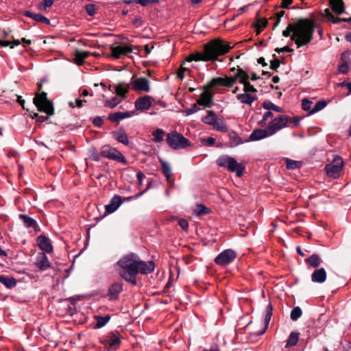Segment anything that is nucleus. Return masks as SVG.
I'll list each match as a JSON object with an SVG mask.
<instances>
[{"label":"nucleus","mask_w":351,"mask_h":351,"mask_svg":"<svg viewBox=\"0 0 351 351\" xmlns=\"http://www.w3.org/2000/svg\"><path fill=\"white\" fill-rule=\"evenodd\" d=\"M234 77H237V79L239 78V82L242 84L249 82L250 75L241 69H238L237 73Z\"/></svg>","instance_id":"473e14b6"},{"label":"nucleus","mask_w":351,"mask_h":351,"mask_svg":"<svg viewBox=\"0 0 351 351\" xmlns=\"http://www.w3.org/2000/svg\"><path fill=\"white\" fill-rule=\"evenodd\" d=\"M158 3H159L158 0H137V3L143 5V6H146L149 4Z\"/></svg>","instance_id":"4d7b16f0"},{"label":"nucleus","mask_w":351,"mask_h":351,"mask_svg":"<svg viewBox=\"0 0 351 351\" xmlns=\"http://www.w3.org/2000/svg\"><path fill=\"white\" fill-rule=\"evenodd\" d=\"M272 311H273L272 306H271V304H269L266 308V313H265V318H264V322H265V329L263 332H265V330H266V328H267V326L269 325V323L270 322V319H271V317L272 315Z\"/></svg>","instance_id":"c9c22d12"},{"label":"nucleus","mask_w":351,"mask_h":351,"mask_svg":"<svg viewBox=\"0 0 351 351\" xmlns=\"http://www.w3.org/2000/svg\"><path fill=\"white\" fill-rule=\"evenodd\" d=\"M302 313V309L299 306L294 307L291 312V319L292 320H297L299 317H301Z\"/></svg>","instance_id":"37998d69"},{"label":"nucleus","mask_w":351,"mask_h":351,"mask_svg":"<svg viewBox=\"0 0 351 351\" xmlns=\"http://www.w3.org/2000/svg\"><path fill=\"white\" fill-rule=\"evenodd\" d=\"M326 271L324 268L315 269L311 274V280L313 282L322 284L326 280Z\"/></svg>","instance_id":"a211bd4d"},{"label":"nucleus","mask_w":351,"mask_h":351,"mask_svg":"<svg viewBox=\"0 0 351 351\" xmlns=\"http://www.w3.org/2000/svg\"><path fill=\"white\" fill-rule=\"evenodd\" d=\"M300 121V118L298 117H289L281 114L273 118L265 126L270 134L273 136L284 128L298 125Z\"/></svg>","instance_id":"20e7f679"},{"label":"nucleus","mask_w":351,"mask_h":351,"mask_svg":"<svg viewBox=\"0 0 351 351\" xmlns=\"http://www.w3.org/2000/svg\"><path fill=\"white\" fill-rule=\"evenodd\" d=\"M136 114L135 111L121 112L122 119L133 117Z\"/></svg>","instance_id":"0e129e2a"},{"label":"nucleus","mask_w":351,"mask_h":351,"mask_svg":"<svg viewBox=\"0 0 351 351\" xmlns=\"http://www.w3.org/2000/svg\"><path fill=\"white\" fill-rule=\"evenodd\" d=\"M237 80V77H223V86H226V87H231L234 85V84L235 83Z\"/></svg>","instance_id":"09e8293b"},{"label":"nucleus","mask_w":351,"mask_h":351,"mask_svg":"<svg viewBox=\"0 0 351 351\" xmlns=\"http://www.w3.org/2000/svg\"><path fill=\"white\" fill-rule=\"evenodd\" d=\"M202 121L205 124L212 126V128L221 132H228V127L223 118L218 117L212 110H208L207 114L202 118Z\"/></svg>","instance_id":"423d86ee"},{"label":"nucleus","mask_w":351,"mask_h":351,"mask_svg":"<svg viewBox=\"0 0 351 351\" xmlns=\"http://www.w3.org/2000/svg\"><path fill=\"white\" fill-rule=\"evenodd\" d=\"M223 77H215L213 78L208 85L206 86V88H212L217 86H223Z\"/></svg>","instance_id":"a19ab883"},{"label":"nucleus","mask_w":351,"mask_h":351,"mask_svg":"<svg viewBox=\"0 0 351 351\" xmlns=\"http://www.w3.org/2000/svg\"><path fill=\"white\" fill-rule=\"evenodd\" d=\"M155 268V265L153 261H143L138 259V273L142 274H147L152 273Z\"/></svg>","instance_id":"2eb2a0df"},{"label":"nucleus","mask_w":351,"mask_h":351,"mask_svg":"<svg viewBox=\"0 0 351 351\" xmlns=\"http://www.w3.org/2000/svg\"><path fill=\"white\" fill-rule=\"evenodd\" d=\"M263 108L267 110H273L278 112H283L284 109L278 106H276V104H273L269 100H266L263 103Z\"/></svg>","instance_id":"c85d7f7f"},{"label":"nucleus","mask_w":351,"mask_h":351,"mask_svg":"<svg viewBox=\"0 0 351 351\" xmlns=\"http://www.w3.org/2000/svg\"><path fill=\"white\" fill-rule=\"evenodd\" d=\"M312 104H313V102L311 100H309L308 99H304L302 102V106L303 110L311 111V110L312 109L311 108Z\"/></svg>","instance_id":"5fc2aeb1"},{"label":"nucleus","mask_w":351,"mask_h":351,"mask_svg":"<svg viewBox=\"0 0 351 351\" xmlns=\"http://www.w3.org/2000/svg\"><path fill=\"white\" fill-rule=\"evenodd\" d=\"M300 333L298 332H291L287 341L286 347H291L295 346L299 340Z\"/></svg>","instance_id":"7c9ffc66"},{"label":"nucleus","mask_w":351,"mask_h":351,"mask_svg":"<svg viewBox=\"0 0 351 351\" xmlns=\"http://www.w3.org/2000/svg\"><path fill=\"white\" fill-rule=\"evenodd\" d=\"M112 55L116 58H120L123 55H127L132 51L131 45H119L111 48Z\"/></svg>","instance_id":"dca6fc26"},{"label":"nucleus","mask_w":351,"mask_h":351,"mask_svg":"<svg viewBox=\"0 0 351 351\" xmlns=\"http://www.w3.org/2000/svg\"><path fill=\"white\" fill-rule=\"evenodd\" d=\"M243 90L246 93H250V94L254 93L255 94L257 92L256 88H255L254 87V86H252L250 83V82H245V83L243 84Z\"/></svg>","instance_id":"de8ad7c7"},{"label":"nucleus","mask_w":351,"mask_h":351,"mask_svg":"<svg viewBox=\"0 0 351 351\" xmlns=\"http://www.w3.org/2000/svg\"><path fill=\"white\" fill-rule=\"evenodd\" d=\"M314 23L308 19H302L289 24L282 32L285 37L291 36L298 48L307 45L313 38Z\"/></svg>","instance_id":"f257e3e1"},{"label":"nucleus","mask_w":351,"mask_h":351,"mask_svg":"<svg viewBox=\"0 0 351 351\" xmlns=\"http://www.w3.org/2000/svg\"><path fill=\"white\" fill-rule=\"evenodd\" d=\"M237 257L234 251L230 249L225 250L221 252L215 258V263L219 265H226L232 263Z\"/></svg>","instance_id":"f8f14e48"},{"label":"nucleus","mask_w":351,"mask_h":351,"mask_svg":"<svg viewBox=\"0 0 351 351\" xmlns=\"http://www.w3.org/2000/svg\"><path fill=\"white\" fill-rule=\"evenodd\" d=\"M212 94L209 91L205 90L201 94L200 97L197 100V103L200 106L210 107L212 105Z\"/></svg>","instance_id":"412c9836"},{"label":"nucleus","mask_w":351,"mask_h":351,"mask_svg":"<svg viewBox=\"0 0 351 351\" xmlns=\"http://www.w3.org/2000/svg\"><path fill=\"white\" fill-rule=\"evenodd\" d=\"M199 110L196 104H193L189 108L184 111V114L186 116L191 115Z\"/></svg>","instance_id":"8fccbe9b"},{"label":"nucleus","mask_w":351,"mask_h":351,"mask_svg":"<svg viewBox=\"0 0 351 351\" xmlns=\"http://www.w3.org/2000/svg\"><path fill=\"white\" fill-rule=\"evenodd\" d=\"M136 177H137V179H138V184L141 185L142 183H143V178L145 177V175L141 171H139V172L137 173Z\"/></svg>","instance_id":"774afa93"},{"label":"nucleus","mask_w":351,"mask_h":351,"mask_svg":"<svg viewBox=\"0 0 351 351\" xmlns=\"http://www.w3.org/2000/svg\"><path fill=\"white\" fill-rule=\"evenodd\" d=\"M54 2V0H44L42 3L38 5V10L41 11H46L47 8H50Z\"/></svg>","instance_id":"49530a36"},{"label":"nucleus","mask_w":351,"mask_h":351,"mask_svg":"<svg viewBox=\"0 0 351 351\" xmlns=\"http://www.w3.org/2000/svg\"><path fill=\"white\" fill-rule=\"evenodd\" d=\"M130 88H131L130 83L120 82L114 86L115 93L118 96L125 97Z\"/></svg>","instance_id":"b1692460"},{"label":"nucleus","mask_w":351,"mask_h":351,"mask_svg":"<svg viewBox=\"0 0 351 351\" xmlns=\"http://www.w3.org/2000/svg\"><path fill=\"white\" fill-rule=\"evenodd\" d=\"M331 9L337 14L345 13V6L343 0H329Z\"/></svg>","instance_id":"393cba45"},{"label":"nucleus","mask_w":351,"mask_h":351,"mask_svg":"<svg viewBox=\"0 0 351 351\" xmlns=\"http://www.w3.org/2000/svg\"><path fill=\"white\" fill-rule=\"evenodd\" d=\"M108 118L112 122H117L118 123L120 121L123 120L122 116H121V112L110 114L109 115Z\"/></svg>","instance_id":"3c124183"},{"label":"nucleus","mask_w":351,"mask_h":351,"mask_svg":"<svg viewBox=\"0 0 351 351\" xmlns=\"http://www.w3.org/2000/svg\"><path fill=\"white\" fill-rule=\"evenodd\" d=\"M269 118L272 119L274 118V114L270 110H268L264 113L263 119L258 122V125L261 126L266 125L267 123V121Z\"/></svg>","instance_id":"a18cd8bd"},{"label":"nucleus","mask_w":351,"mask_h":351,"mask_svg":"<svg viewBox=\"0 0 351 351\" xmlns=\"http://www.w3.org/2000/svg\"><path fill=\"white\" fill-rule=\"evenodd\" d=\"M113 136L119 143H121L125 145L129 144V141L127 134L123 130H119L113 132Z\"/></svg>","instance_id":"bb28decb"},{"label":"nucleus","mask_w":351,"mask_h":351,"mask_svg":"<svg viewBox=\"0 0 351 351\" xmlns=\"http://www.w3.org/2000/svg\"><path fill=\"white\" fill-rule=\"evenodd\" d=\"M121 204V199L120 196L115 195L114 196L110 204L106 205V210L108 213H114Z\"/></svg>","instance_id":"5701e85b"},{"label":"nucleus","mask_w":351,"mask_h":351,"mask_svg":"<svg viewBox=\"0 0 351 351\" xmlns=\"http://www.w3.org/2000/svg\"><path fill=\"white\" fill-rule=\"evenodd\" d=\"M271 136L267 127L265 129H256L250 134V138L252 141H259L265 138Z\"/></svg>","instance_id":"aec40b11"},{"label":"nucleus","mask_w":351,"mask_h":351,"mask_svg":"<svg viewBox=\"0 0 351 351\" xmlns=\"http://www.w3.org/2000/svg\"><path fill=\"white\" fill-rule=\"evenodd\" d=\"M217 164L219 167H226L231 172H235L237 176H242L244 167L236 160L228 156H222L217 158Z\"/></svg>","instance_id":"0eeeda50"},{"label":"nucleus","mask_w":351,"mask_h":351,"mask_svg":"<svg viewBox=\"0 0 351 351\" xmlns=\"http://www.w3.org/2000/svg\"><path fill=\"white\" fill-rule=\"evenodd\" d=\"M231 48L230 43L215 39L205 45L203 53L192 54L188 61H214L219 56L228 53Z\"/></svg>","instance_id":"f03ea898"},{"label":"nucleus","mask_w":351,"mask_h":351,"mask_svg":"<svg viewBox=\"0 0 351 351\" xmlns=\"http://www.w3.org/2000/svg\"><path fill=\"white\" fill-rule=\"evenodd\" d=\"M138 256L133 253L123 256L117 262L119 274L125 281L136 285V275L138 270Z\"/></svg>","instance_id":"7ed1b4c3"},{"label":"nucleus","mask_w":351,"mask_h":351,"mask_svg":"<svg viewBox=\"0 0 351 351\" xmlns=\"http://www.w3.org/2000/svg\"><path fill=\"white\" fill-rule=\"evenodd\" d=\"M85 8L90 16H93L95 14V6L94 4H88L86 5Z\"/></svg>","instance_id":"13d9d810"},{"label":"nucleus","mask_w":351,"mask_h":351,"mask_svg":"<svg viewBox=\"0 0 351 351\" xmlns=\"http://www.w3.org/2000/svg\"><path fill=\"white\" fill-rule=\"evenodd\" d=\"M236 97L237 100H239L241 103L249 106H251L252 103L257 99L256 95L246 93L238 94Z\"/></svg>","instance_id":"4be33fe9"},{"label":"nucleus","mask_w":351,"mask_h":351,"mask_svg":"<svg viewBox=\"0 0 351 351\" xmlns=\"http://www.w3.org/2000/svg\"><path fill=\"white\" fill-rule=\"evenodd\" d=\"M120 103L121 99L116 97H114L110 99L106 100L104 103V106L106 107H109L110 108H113Z\"/></svg>","instance_id":"79ce46f5"},{"label":"nucleus","mask_w":351,"mask_h":351,"mask_svg":"<svg viewBox=\"0 0 351 351\" xmlns=\"http://www.w3.org/2000/svg\"><path fill=\"white\" fill-rule=\"evenodd\" d=\"M194 212L197 215H203L210 212L209 208L202 204H197L194 208Z\"/></svg>","instance_id":"4c0bfd02"},{"label":"nucleus","mask_w":351,"mask_h":351,"mask_svg":"<svg viewBox=\"0 0 351 351\" xmlns=\"http://www.w3.org/2000/svg\"><path fill=\"white\" fill-rule=\"evenodd\" d=\"M343 165V162L342 158L339 156H335L332 161L325 167L327 175L333 178H338L342 171Z\"/></svg>","instance_id":"9d476101"},{"label":"nucleus","mask_w":351,"mask_h":351,"mask_svg":"<svg viewBox=\"0 0 351 351\" xmlns=\"http://www.w3.org/2000/svg\"><path fill=\"white\" fill-rule=\"evenodd\" d=\"M90 54V52L86 51L77 50L75 52V59L77 64H82L84 60Z\"/></svg>","instance_id":"c756f323"},{"label":"nucleus","mask_w":351,"mask_h":351,"mask_svg":"<svg viewBox=\"0 0 351 351\" xmlns=\"http://www.w3.org/2000/svg\"><path fill=\"white\" fill-rule=\"evenodd\" d=\"M167 143L173 149H182L191 146L190 141L182 134L172 131L167 134Z\"/></svg>","instance_id":"39448f33"},{"label":"nucleus","mask_w":351,"mask_h":351,"mask_svg":"<svg viewBox=\"0 0 351 351\" xmlns=\"http://www.w3.org/2000/svg\"><path fill=\"white\" fill-rule=\"evenodd\" d=\"M189 72V70L188 69L181 66L177 71V77L182 80L184 78L185 73Z\"/></svg>","instance_id":"603ef678"},{"label":"nucleus","mask_w":351,"mask_h":351,"mask_svg":"<svg viewBox=\"0 0 351 351\" xmlns=\"http://www.w3.org/2000/svg\"><path fill=\"white\" fill-rule=\"evenodd\" d=\"M152 97L149 95L141 97L135 101V107L138 110H145L149 108L152 105Z\"/></svg>","instance_id":"4468645a"},{"label":"nucleus","mask_w":351,"mask_h":351,"mask_svg":"<svg viewBox=\"0 0 351 351\" xmlns=\"http://www.w3.org/2000/svg\"><path fill=\"white\" fill-rule=\"evenodd\" d=\"M0 282L7 288H12L16 285V280L13 277H9L5 275H0Z\"/></svg>","instance_id":"cd10ccee"},{"label":"nucleus","mask_w":351,"mask_h":351,"mask_svg":"<svg viewBox=\"0 0 351 351\" xmlns=\"http://www.w3.org/2000/svg\"><path fill=\"white\" fill-rule=\"evenodd\" d=\"M280 66V62L278 60L275 59L271 61L270 68L273 70H276Z\"/></svg>","instance_id":"69168bd1"},{"label":"nucleus","mask_w":351,"mask_h":351,"mask_svg":"<svg viewBox=\"0 0 351 351\" xmlns=\"http://www.w3.org/2000/svg\"><path fill=\"white\" fill-rule=\"evenodd\" d=\"M122 291L123 284L121 282L113 283L108 289V296L111 300H116Z\"/></svg>","instance_id":"f3484780"},{"label":"nucleus","mask_w":351,"mask_h":351,"mask_svg":"<svg viewBox=\"0 0 351 351\" xmlns=\"http://www.w3.org/2000/svg\"><path fill=\"white\" fill-rule=\"evenodd\" d=\"M34 104L39 111L43 112L49 116L53 114L52 103L47 98L46 93H36L34 98Z\"/></svg>","instance_id":"6e6552de"},{"label":"nucleus","mask_w":351,"mask_h":351,"mask_svg":"<svg viewBox=\"0 0 351 351\" xmlns=\"http://www.w3.org/2000/svg\"><path fill=\"white\" fill-rule=\"evenodd\" d=\"M93 123L95 125H96L97 127H100L103 123V120H102L101 117H96L95 118H94Z\"/></svg>","instance_id":"338daca9"},{"label":"nucleus","mask_w":351,"mask_h":351,"mask_svg":"<svg viewBox=\"0 0 351 351\" xmlns=\"http://www.w3.org/2000/svg\"><path fill=\"white\" fill-rule=\"evenodd\" d=\"M306 263L312 267H317L322 263V260L317 254H313L305 260Z\"/></svg>","instance_id":"2f4dec72"},{"label":"nucleus","mask_w":351,"mask_h":351,"mask_svg":"<svg viewBox=\"0 0 351 351\" xmlns=\"http://www.w3.org/2000/svg\"><path fill=\"white\" fill-rule=\"evenodd\" d=\"M350 70V65L348 62H343L339 66V71L341 73H347Z\"/></svg>","instance_id":"6e6d98bb"},{"label":"nucleus","mask_w":351,"mask_h":351,"mask_svg":"<svg viewBox=\"0 0 351 351\" xmlns=\"http://www.w3.org/2000/svg\"><path fill=\"white\" fill-rule=\"evenodd\" d=\"M37 245L39 248L47 252L51 253L53 251V246L50 242V240L45 235H40L36 239Z\"/></svg>","instance_id":"ddd939ff"},{"label":"nucleus","mask_w":351,"mask_h":351,"mask_svg":"<svg viewBox=\"0 0 351 351\" xmlns=\"http://www.w3.org/2000/svg\"><path fill=\"white\" fill-rule=\"evenodd\" d=\"M25 15L38 23H43L47 25L50 23L49 19L40 14L34 13L27 10L25 12Z\"/></svg>","instance_id":"a878e982"},{"label":"nucleus","mask_w":351,"mask_h":351,"mask_svg":"<svg viewBox=\"0 0 351 351\" xmlns=\"http://www.w3.org/2000/svg\"><path fill=\"white\" fill-rule=\"evenodd\" d=\"M326 106V102L324 100H320L317 101L313 108L309 112L310 114H314L322 109H324Z\"/></svg>","instance_id":"ea45409f"},{"label":"nucleus","mask_w":351,"mask_h":351,"mask_svg":"<svg viewBox=\"0 0 351 351\" xmlns=\"http://www.w3.org/2000/svg\"><path fill=\"white\" fill-rule=\"evenodd\" d=\"M19 218L22 219L27 228L35 227L36 226V221L29 216L20 215Z\"/></svg>","instance_id":"72a5a7b5"},{"label":"nucleus","mask_w":351,"mask_h":351,"mask_svg":"<svg viewBox=\"0 0 351 351\" xmlns=\"http://www.w3.org/2000/svg\"><path fill=\"white\" fill-rule=\"evenodd\" d=\"M154 136V141L155 143H160L163 141L165 132L162 129H157L152 132Z\"/></svg>","instance_id":"e433bc0d"},{"label":"nucleus","mask_w":351,"mask_h":351,"mask_svg":"<svg viewBox=\"0 0 351 351\" xmlns=\"http://www.w3.org/2000/svg\"><path fill=\"white\" fill-rule=\"evenodd\" d=\"M32 118L36 119V121L37 122L42 123V122H44V121H47V119H48V117L47 116L39 115L38 114L35 113L34 114V116L32 117Z\"/></svg>","instance_id":"052dcab7"},{"label":"nucleus","mask_w":351,"mask_h":351,"mask_svg":"<svg viewBox=\"0 0 351 351\" xmlns=\"http://www.w3.org/2000/svg\"><path fill=\"white\" fill-rule=\"evenodd\" d=\"M100 154L104 158L117 160L123 164H126L127 162L125 158L119 151L108 145H106L101 147Z\"/></svg>","instance_id":"1a4fd4ad"},{"label":"nucleus","mask_w":351,"mask_h":351,"mask_svg":"<svg viewBox=\"0 0 351 351\" xmlns=\"http://www.w3.org/2000/svg\"><path fill=\"white\" fill-rule=\"evenodd\" d=\"M287 167L289 169H294L298 167V162L295 160H287Z\"/></svg>","instance_id":"bf43d9fd"},{"label":"nucleus","mask_w":351,"mask_h":351,"mask_svg":"<svg viewBox=\"0 0 351 351\" xmlns=\"http://www.w3.org/2000/svg\"><path fill=\"white\" fill-rule=\"evenodd\" d=\"M36 266L40 270L44 271L49 268L51 264L45 253H39L36 256Z\"/></svg>","instance_id":"6ab92c4d"},{"label":"nucleus","mask_w":351,"mask_h":351,"mask_svg":"<svg viewBox=\"0 0 351 351\" xmlns=\"http://www.w3.org/2000/svg\"><path fill=\"white\" fill-rule=\"evenodd\" d=\"M96 319H97V324L95 325V328H100L104 326L108 322V321L110 320V317L109 316H104V317L97 316V317H96Z\"/></svg>","instance_id":"58836bf2"},{"label":"nucleus","mask_w":351,"mask_h":351,"mask_svg":"<svg viewBox=\"0 0 351 351\" xmlns=\"http://www.w3.org/2000/svg\"><path fill=\"white\" fill-rule=\"evenodd\" d=\"M325 14L328 19L332 22L333 23H338L341 21H351V18L349 19H341V18H336L335 17L331 12L329 11V10L326 9L325 10Z\"/></svg>","instance_id":"f704fd0d"},{"label":"nucleus","mask_w":351,"mask_h":351,"mask_svg":"<svg viewBox=\"0 0 351 351\" xmlns=\"http://www.w3.org/2000/svg\"><path fill=\"white\" fill-rule=\"evenodd\" d=\"M120 342H121V340L118 336H117L114 334H111L110 336L109 337L108 343L110 347H113V346H119Z\"/></svg>","instance_id":"c03bdc74"},{"label":"nucleus","mask_w":351,"mask_h":351,"mask_svg":"<svg viewBox=\"0 0 351 351\" xmlns=\"http://www.w3.org/2000/svg\"><path fill=\"white\" fill-rule=\"evenodd\" d=\"M130 83L131 88L136 92L148 93L150 91V82L145 77H132Z\"/></svg>","instance_id":"9b49d317"},{"label":"nucleus","mask_w":351,"mask_h":351,"mask_svg":"<svg viewBox=\"0 0 351 351\" xmlns=\"http://www.w3.org/2000/svg\"><path fill=\"white\" fill-rule=\"evenodd\" d=\"M267 20L265 19H261L257 21L256 27L261 31L267 25Z\"/></svg>","instance_id":"680f3d73"},{"label":"nucleus","mask_w":351,"mask_h":351,"mask_svg":"<svg viewBox=\"0 0 351 351\" xmlns=\"http://www.w3.org/2000/svg\"><path fill=\"white\" fill-rule=\"evenodd\" d=\"M178 223L182 230H188L189 223L186 219H180Z\"/></svg>","instance_id":"e2e57ef3"},{"label":"nucleus","mask_w":351,"mask_h":351,"mask_svg":"<svg viewBox=\"0 0 351 351\" xmlns=\"http://www.w3.org/2000/svg\"><path fill=\"white\" fill-rule=\"evenodd\" d=\"M162 167L163 173L165 176L167 178H169L171 176V167L169 165L165 162H162Z\"/></svg>","instance_id":"864d4df0"}]
</instances>
